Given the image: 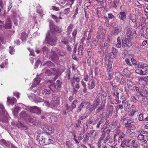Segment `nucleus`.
<instances>
[{"label": "nucleus", "mask_w": 148, "mask_h": 148, "mask_svg": "<svg viewBox=\"0 0 148 148\" xmlns=\"http://www.w3.org/2000/svg\"><path fill=\"white\" fill-rule=\"evenodd\" d=\"M148 66L146 64L142 62L139 63L138 65V67L140 68H146Z\"/></svg>", "instance_id": "nucleus-31"}, {"label": "nucleus", "mask_w": 148, "mask_h": 148, "mask_svg": "<svg viewBox=\"0 0 148 148\" xmlns=\"http://www.w3.org/2000/svg\"><path fill=\"white\" fill-rule=\"evenodd\" d=\"M36 11L40 15H41L43 13L42 9L39 5L37 7Z\"/></svg>", "instance_id": "nucleus-29"}, {"label": "nucleus", "mask_w": 148, "mask_h": 148, "mask_svg": "<svg viewBox=\"0 0 148 148\" xmlns=\"http://www.w3.org/2000/svg\"><path fill=\"white\" fill-rule=\"evenodd\" d=\"M20 108L19 107H16L14 109V110L13 112L14 114L16 115L18 113L19 110L20 109Z\"/></svg>", "instance_id": "nucleus-41"}, {"label": "nucleus", "mask_w": 148, "mask_h": 148, "mask_svg": "<svg viewBox=\"0 0 148 148\" xmlns=\"http://www.w3.org/2000/svg\"><path fill=\"white\" fill-rule=\"evenodd\" d=\"M44 101V100L43 99L38 97H37V98L35 99L34 101V102L36 103H37L38 102H43Z\"/></svg>", "instance_id": "nucleus-36"}, {"label": "nucleus", "mask_w": 148, "mask_h": 148, "mask_svg": "<svg viewBox=\"0 0 148 148\" xmlns=\"http://www.w3.org/2000/svg\"><path fill=\"white\" fill-rule=\"evenodd\" d=\"M43 93L45 95L47 94H49L51 93V92L50 90H48L47 89H45L43 90Z\"/></svg>", "instance_id": "nucleus-57"}, {"label": "nucleus", "mask_w": 148, "mask_h": 148, "mask_svg": "<svg viewBox=\"0 0 148 148\" xmlns=\"http://www.w3.org/2000/svg\"><path fill=\"white\" fill-rule=\"evenodd\" d=\"M39 81L38 80H37L36 79H35L34 81V84L33 85H32L31 87L32 86H33V87L35 86L36 85H38L39 83Z\"/></svg>", "instance_id": "nucleus-59"}, {"label": "nucleus", "mask_w": 148, "mask_h": 148, "mask_svg": "<svg viewBox=\"0 0 148 148\" xmlns=\"http://www.w3.org/2000/svg\"><path fill=\"white\" fill-rule=\"evenodd\" d=\"M100 103V101H99V100H97V99H95L94 101H93V103L95 105V106L97 108V107L99 105V103Z\"/></svg>", "instance_id": "nucleus-44"}, {"label": "nucleus", "mask_w": 148, "mask_h": 148, "mask_svg": "<svg viewBox=\"0 0 148 148\" xmlns=\"http://www.w3.org/2000/svg\"><path fill=\"white\" fill-rule=\"evenodd\" d=\"M95 83L96 82L95 81L94 79L92 80L91 83L88 84V88L90 89H93L95 86Z\"/></svg>", "instance_id": "nucleus-24"}, {"label": "nucleus", "mask_w": 148, "mask_h": 148, "mask_svg": "<svg viewBox=\"0 0 148 148\" xmlns=\"http://www.w3.org/2000/svg\"><path fill=\"white\" fill-rule=\"evenodd\" d=\"M57 86V89H60L61 87L62 83L59 80H57L55 83Z\"/></svg>", "instance_id": "nucleus-32"}, {"label": "nucleus", "mask_w": 148, "mask_h": 148, "mask_svg": "<svg viewBox=\"0 0 148 148\" xmlns=\"http://www.w3.org/2000/svg\"><path fill=\"white\" fill-rule=\"evenodd\" d=\"M138 112V111L136 110H133L130 113L129 116H133L134 115L135 113L136 112Z\"/></svg>", "instance_id": "nucleus-47"}, {"label": "nucleus", "mask_w": 148, "mask_h": 148, "mask_svg": "<svg viewBox=\"0 0 148 148\" xmlns=\"http://www.w3.org/2000/svg\"><path fill=\"white\" fill-rule=\"evenodd\" d=\"M73 27V25L71 24H70L66 30V33L68 35H69L70 34Z\"/></svg>", "instance_id": "nucleus-23"}, {"label": "nucleus", "mask_w": 148, "mask_h": 148, "mask_svg": "<svg viewBox=\"0 0 148 148\" xmlns=\"http://www.w3.org/2000/svg\"><path fill=\"white\" fill-rule=\"evenodd\" d=\"M110 131L111 130L110 129L106 130L104 129V130L102 131L99 140L101 141L103 140L106 135H107V136L109 137L110 135Z\"/></svg>", "instance_id": "nucleus-5"}, {"label": "nucleus", "mask_w": 148, "mask_h": 148, "mask_svg": "<svg viewBox=\"0 0 148 148\" xmlns=\"http://www.w3.org/2000/svg\"><path fill=\"white\" fill-rule=\"evenodd\" d=\"M126 125H127L126 126L127 127H130V129H131V130H133L136 129V127L134 125H132L130 126V125H129V124H127V123H126Z\"/></svg>", "instance_id": "nucleus-49"}, {"label": "nucleus", "mask_w": 148, "mask_h": 148, "mask_svg": "<svg viewBox=\"0 0 148 148\" xmlns=\"http://www.w3.org/2000/svg\"><path fill=\"white\" fill-rule=\"evenodd\" d=\"M147 98L146 96L145 95H144V96H143V98L142 101H143V102L145 103V102H147Z\"/></svg>", "instance_id": "nucleus-61"}, {"label": "nucleus", "mask_w": 148, "mask_h": 148, "mask_svg": "<svg viewBox=\"0 0 148 148\" xmlns=\"http://www.w3.org/2000/svg\"><path fill=\"white\" fill-rule=\"evenodd\" d=\"M132 40L129 38H123L122 41V45H123L124 46H132Z\"/></svg>", "instance_id": "nucleus-7"}, {"label": "nucleus", "mask_w": 148, "mask_h": 148, "mask_svg": "<svg viewBox=\"0 0 148 148\" xmlns=\"http://www.w3.org/2000/svg\"><path fill=\"white\" fill-rule=\"evenodd\" d=\"M138 139L140 141L142 144L145 145L147 144L148 142V137L147 136L142 134H139L137 136Z\"/></svg>", "instance_id": "nucleus-4"}, {"label": "nucleus", "mask_w": 148, "mask_h": 148, "mask_svg": "<svg viewBox=\"0 0 148 148\" xmlns=\"http://www.w3.org/2000/svg\"><path fill=\"white\" fill-rule=\"evenodd\" d=\"M41 128L46 132V134H50L53 133L54 130L52 127L48 126V125L46 124H44L41 126Z\"/></svg>", "instance_id": "nucleus-3"}, {"label": "nucleus", "mask_w": 148, "mask_h": 148, "mask_svg": "<svg viewBox=\"0 0 148 148\" xmlns=\"http://www.w3.org/2000/svg\"><path fill=\"white\" fill-rule=\"evenodd\" d=\"M66 145L69 148H71L72 144L70 141H67L66 142Z\"/></svg>", "instance_id": "nucleus-51"}, {"label": "nucleus", "mask_w": 148, "mask_h": 148, "mask_svg": "<svg viewBox=\"0 0 148 148\" xmlns=\"http://www.w3.org/2000/svg\"><path fill=\"white\" fill-rule=\"evenodd\" d=\"M68 5V3H66V5H64V6H63L62 7L65 8V9L64 10L63 13L66 15H67L69 14L70 12V9L69 8H67V6Z\"/></svg>", "instance_id": "nucleus-19"}, {"label": "nucleus", "mask_w": 148, "mask_h": 148, "mask_svg": "<svg viewBox=\"0 0 148 148\" xmlns=\"http://www.w3.org/2000/svg\"><path fill=\"white\" fill-rule=\"evenodd\" d=\"M118 127H116L114 130V132H116V134L114 136V139L115 140L117 138H118V141L119 143H120L122 140L123 138L125 136V135L123 132L121 131L120 130L117 131V129H118Z\"/></svg>", "instance_id": "nucleus-2"}, {"label": "nucleus", "mask_w": 148, "mask_h": 148, "mask_svg": "<svg viewBox=\"0 0 148 148\" xmlns=\"http://www.w3.org/2000/svg\"><path fill=\"white\" fill-rule=\"evenodd\" d=\"M49 26L50 28V29L52 28L53 27H51L53 25V21L52 20H50L49 21Z\"/></svg>", "instance_id": "nucleus-56"}, {"label": "nucleus", "mask_w": 148, "mask_h": 148, "mask_svg": "<svg viewBox=\"0 0 148 148\" xmlns=\"http://www.w3.org/2000/svg\"><path fill=\"white\" fill-rule=\"evenodd\" d=\"M146 21V19L145 17H142V25H143V26H147L148 25V23H145V22Z\"/></svg>", "instance_id": "nucleus-40"}, {"label": "nucleus", "mask_w": 148, "mask_h": 148, "mask_svg": "<svg viewBox=\"0 0 148 148\" xmlns=\"http://www.w3.org/2000/svg\"><path fill=\"white\" fill-rule=\"evenodd\" d=\"M117 43L116 44V46H121V38L120 36L118 37L117 38Z\"/></svg>", "instance_id": "nucleus-39"}, {"label": "nucleus", "mask_w": 148, "mask_h": 148, "mask_svg": "<svg viewBox=\"0 0 148 148\" xmlns=\"http://www.w3.org/2000/svg\"><path fill=\"white\" fill-rule=\"evenodd\" d=\"M118 122L116 120H114L112 123L110 125V126L112 128H114L117 125Z\"/></svg>", "instance_id": "nucleus-27"}, {"label": "nucleus", "mask_w": 148, "mask_h": 148, "mask_svg": "<svg viewBox=\"0 0 148 148\" xmlns=\"http://www.w3.org/2000/svg\"><path fill=\"white\" fill-rule=\"evenodd\" d=\"M122 28L121 26H117L114 28V34L116 35L120 33L122 30Z\"/></svg>", "instance_id": "nucleus-18"}, {"label": "nucleus", "mask_w": 148, "mask_h": 148, "mask_svg": "<svg viewBox=\"0 0 148 148\" xmlns=\"http://www.w3.org/2000/svg\"><path fill=\"white\" fill-rule=\"evenodd\" d=\"M130 105L129 103L127 101H126L125 102V105H124V107L125 108L127 109H129V108L130 107Z\"/></svg>", "instance_id": "nucleus-52"}, {"label": "nucleus", "mask_w": 148, "mask_h": 148, "mask_svg": "<svg viewBox=\"0 0 148 148\" xmlns=\"http://www.w3.org/2000/svg\"><path fill=\"white\" fill-rule=\"evenodd\" d=\"M103 122V120L102 119L99 121L97 123L96 125V128L98 129L100 126V125Z\"/></svg>", "instance_id": "nucleus-53"}, {"label": "nucleus", "mask_w": 148, "mask_h": 148, "mask_svg": "<svg viewBox=\"0 0 148 148\" xmlns=\"http://www.w3.org/2000/svg\"><path fill=\"white\" fill-rule=\"evenodd\" d=\"M106 101L104 102V103H103V102L101 103L100 106H99L97 109L96 111V114H97L100 111H103V109L105 107V103Z\"/></svg>", "instance_id": "nucleus-13"}, {"label": "nucleus", "mask_w": 148, "mask_h": 148, "mask_svg": "<svg viewBox=\"0 0 148 148\" xmlns=\"http://www.w3.org/2000/svg\"><path fill=\"white\" fill-rule=\"evenodd\" d=\"M139 71V74L141 75H145L148 73V69L146 68H142Z\"/></svg>", "instance_id": "nucleus-21"}, {"label": "nucleus", "mask_w": 148, "mask_h": 148, "mask_svg": "<svg viewBox=\"0 0 148 148\" xmlns=\"http://www.w3.org/2000/svg\"><path fill=\"white\" fill-rule=\"evenodd\" d=\"M86 109H89V111L91 112L94 111L96 108V107L93 103L92 104L89 102H87L86 103Z\"/></svg>", "instance_id": "nucleus-8"}, {"label": "nucleus", "mask_w": 148, "mask_h": 148, "mask_svg": "<svg viewBox=\"0 0 148 148\" xmlns=\"http://www.w3.org/2000/svg\"><path fill=\"white\" fill-rule=\"evenodd\" d=\"M127 84L128 88L132 87L133 85V82L129 79H127Z\"/></svg>", "instance_id": "nucleus-38"}, {"label": "nucleus", "mask_w": 148, "mask_h": 148, "mask_svg": "<svg viewBox=\"0 0 148 148\" xmlns=\"http://www.w3.org/2000/svg\"><path fill=\"white\" fill-rule=\"evenodd\" d=\"M75 84V82L74 81H73L71 82V85L74 88H76L77 89H78L80 87L79 85V84L78 83H77L74 86V84Z\"/></svg>", "instance_id": "nucleus-34"}, {"label": "nucleus", "mask_w": 148, "mask_h": 148, "mask_svg": "<svg viewBox=\"0 0 148 148\" xmlns=\"http://www.w3.org/2000/svg\"><path fill=\"white\" fill-rule=\"evenodd\" d=\"M48 83H50V84L48 85L49 88H50L51 90L53 92H55L57 89L56 86V84L53 82L51 80L49 81Z\"/></svg>", "instance_id": "nucleus-9"}, {"label": "nucleus", "mask_w": 148, "mask_h": 148, "mask_svg": "<svg viewBox=\"0 0 148 148\" xmlns=\"http://www.w3.org/2000/svg\"><path fill=\"white\" fill-rule=\"evenodd\" d=\"M62 32L61 29L55 25H54L52 28L48 31L46 34L45 40L47 43L51 46L55 45L56 40H57L56 37V32L60 33Z\"/></svg>", "instance_id": "nucleus-1"}, {"label": "nucleus", "mask_w": 148, "mask_h": 148, "mask_svg": "<svg viewBox=\"0 0 148 148\" xmlns=\"http://www.w3.org/2000/svg\"><path fill=\"white\" fill-rule=\"evenodd\" d=\"M143 119V115L142 114H140L138 117V120L140 121H142Z\"/></svg>", "instance_id": "nucleus-60"}, {"label": "nucleus", "mask_w": 148, "mask_h": 148, "mask_svg": "<svg viewBox=\"0 0 148 148\" xmlns=\"http://www.w3.org/2000/svg\"><path fill=\"white\" fill-rule=\"evenodd\" d=\"M8 64V63L6 62H3L1 65L0 67L1 68H3L5 66Z\"/></svg>", "instance_id": "nucleus-55"}, {"label": "nucleus", "mask_w": 148, "mask_h": 148, "mask_svg": "<svg viewBox=\"0 0 148 148\" xmlns=\"http://www.w3.org/2000/svg\"><path fill=\"white\" fill-rule=\"evenodd\" d=\"M46 136V134L45 133L39 134H38L37 137V140L39 142L40 144L43 145L44 138Z\"/></svg>", "instance_id": "nucleus-6"}, {"label": "nucleus", "mask_w": 148, "mask_h": 148, "mask_svg": "<svg viewBox=\"0 0 148 148\" xmlns=\"http://www.w3.org/2000/svg\"><path fill=\"white\" fill-rule=\"evenodd\" d=\"M84 139L83 141L84 144H86L88 140H89V133H87L86 135H84Z\"/></svg>", "instance_id": "nucleus-26"}, {"label": "nucleus", "mask_w": 148, "mask_h": 148, "mask_svg": "<svg viewBox=\"0 0 148 148\" xmlns=\"http://www.w3.org/2000/svg\"><path fill=\"white\" fill-rule=\"evenodd\" d=\"M131 148H139L138 147V145L137 142L134 144L132 146Z\"/></svg>", "instance_id": "nucleus-64"}, {"label": "nucleus", "mask_w": 148, "mask_h": 148, "mask_svg": "<svg viewBox=\"0 0 148 148\" xmlns=\"http://www.w3.org/2000/svg\"><path fill=\"white\" fill-rule=\"evenodd\" d=\"M88 116L87 114H84L83 116H80L79 120H81L85 119Z\"/></svg>", "instance_id": "nucleus-54"}, {"label": "nucleus", "mask_w": 148, "mask_h": 148, "mask_svg": "<svg viewBox=\"0 0 148 148\" xmlns=\"http://www.w3.org/2000/svg\"><path fill=\"white\" fill-rule=\"evenodd\" d=\"M107 111L109 112V114L112 115L114 110L113 106H112L108 105L107 106Z\"/></svg>", "instance_id": "nucleus-22"}, {"label": "nucleus", "mask_w": 148, "mask_h": 148, "mask_svg": "<svg viewBox=\"0 0 148 148\" xmlns=\"http://www.w3.org/2000/svg\"><path fill=\"white\" fill-rule=\"evenodd\" d=\"M113 60L111 59H109L108 60V63L107 66L108 68H112V64Z\"/></svg>", "instance_id": "nucleus-33"}, {"label": "nucleus", "mask_w": 148, "mask_h": 148, "mask_svg": "<svg viewBox=\"0 0 148 148\" xmlns=\"http://www.w3.org/2000/svg\"><path fill=\"white\" fill-rule=\"evenodd\" d=\"M43 144V145H46L50 144L52 143V140L46 134V136L45 137L44 140Z\"/></svg>", "instance_id": "nucleus-14"}, {"label": "nucleus", "mask_w": 148, "mask_h": 148, "mask_svg": "<svg viewBox=\"0 0 148 148\" xmlns=\"http://www.w3.org/2000/svg\"><path fill=\"white\" fill-rule=\"evenodd\" d=\"M27 35L25 32H22L20 38L23 42H25L27 40Z\"/></svg>", "instance_id": "nucleus-16"}, {"label": "nucleus", "mask_w": 148, "mask_h": 148, "mask_svg": "<svg viewBox=\"0 0 148 148\" xmlns=\"http://www.w3.org/2000/svg\"><path fill=\"white\" fill-rule=\"evenodd\" d=\"M81 121L79 120H78V122L76 124V127H80L81 124Z\"/></svg>", "instance_id": "nucleus-63"}, {"label": "nucleus", "mask_w": 148, "mask_h": 148, "mask_svg": "<svg viewBox=\"0 0 148 148\" xmlns=\"http://www.w3.org/2000/svg\"><path fill=\"white\" fill-rule=\"evenodd\" d=\"M119 18L121 20L125 21L126 17V14L124 12H120L119 14Z\"/></svg>", "instance_id": "nucleus-15"}, {"label": "nucleus", "mask_w": 148, "mask_h": 148, "mask_svg": "<svg viewBox=\"0 0 148 148\" xmlns=\"http://www.w3.org/2000/svg\"><path fill=\"white\" fill-rule=\"evenodd\" d=\"M9 51L10 53L12 54L15 52V50L14 49L13 47H9Z\"/></svg>", "instance_id": "nucleus-45"}, {"label": "nucleus", "mask_w": 148, "mask_h": 148, "mask_svg": "<svg viewBox=\"0 0 148 148\" xmlns=\"http://www.w3.org/2000/svg\"><path fill=\"white\" fill-rule=\"evenodd\" d=\"M11 21L10 20H8L6 22L5 25V28L6 29H10L11 28Z\"/></svg>", "instance_id": "nucleus-25"}, {"label": "nucleus", "mask_w": 148, "mask_h": 148, "mask_svg": "<svg viewBox=\"0 0 148 148\" xmlns=\"http://www.w3.org/2000/svg\"><path fill=\"white\" fill-rule=\"evenodd\" d=\"M51 59L54 62H56L58 61L59 60L58 56L56 54L54 51H53L51 53Z\"/></svg>", "instance_id": "nucleus-12"}, {"label": "nucleus", "mask_w": 148, "mask_h": 148, "mask_svg": "<svg viewBox=\"0 0 148 148\" xmlns=\"http://www.w3.org/2000/svg\"><path fill=\"white\" fill-rule=\"evenodd\" d=\"M7 101L9 105L11 104L12 105H13L16 102V99L14 97L12 99H10V97H7Z\"/></svg>", "instance_id": "nucleus-17"}, {"label": "nucleus", "mask_w": 148, "mask_h": 148, "mask_svg": "<svg viewBox=\"0 0 148 148\" xmlns=\"http://www.w3.org/2000/svg\"><path fill=\"white\" fill-rule=\"evenodd\" d=\"M27 114L24 111H22L20 113V117L23 118L26 116Z\"/></svg>", "instance_id": "nucleus-48"}, {"label": "nucleus", "mask_w": 148, "mask_h": 148, "mask_svg": "<svg viewBox=\"0 0 148 148\" xmlns=\"http://www.w3.org/2000/svg\"><path fill=\"white\" fill-rule=\"evenodd\" d=\"M102 97V96H101V94L99 93L97 94L95 99H97L98 100H99V101H100L101 99L103 101H104V100L101 98Z\"/></svg>", "instance_id": "nucleus-35"}, {"label": "nucleus", "mask_w": 148, "mask_h": 148, "mask_svg": "<svg viewBox=\"0 0 148 148\" xmlns=\"http://www.w3.org/2000/svg\"><path fill=\"white\" fill-rule=\"evenodd\" d=\"M77 29H75L73 32L72 33V35L74 38H75L77 34Z\"/></svg>", "instance_id": "nucleus-50"}, {"label": "nucleus", "mask_w": 148, "mask_h": 148, "mask_svg": "<svg viewBox=\"0 0 148 148\" xmlns=\"http://www.w3.org/2000/svg\"><path fill=\"white\" fill-rule=\"evenodd\" d=\"M74 0H67L68 2L66 3H68V5L71 7V5L74 3Z\"/></svg>", "instance_id": "nucleus-46"}, {"label": "nucleus", "mask_w": 148, "mask_h": 148, "mask_svg": "<svg viewBox=\"0 0 148 148\" xmlns=\"http://www.w3.org/2000/svg\"><path fill=\"white\" fill-rule=\"evenodd\" d=\"M45 73L47 75H52L53 74L52 72H51V71L50 70H47L45 72Z\"/></svg>", "instance_id": "nucleus-58"}, {"label": "nucleus", "mask_w": 148, "mask_h": 148, "mask_svg": "<svg viewBox=\"0 0 148 148\" xmlns=\"http://www.w3.org/2000/svg\"><path fill=\"white\" fill-rule=\"evenodd\" d=\"M101 88V96H102V98L104 100V101H106V97L107 96V94L106 93L104 92V90L102 89L101 87H100Z\"/></svg>", "instance_id": "nucleus-20"}, {"label": "nucleus", "mask_w": 148, "mask_h": 148, "mask_svg": "<svg viewBox=\"0 0 148 148\" xmlns=\"http://www.w3.org/2000/svg\"><path fill=\"white\" fill-rule=\"evenodd\" d=\"M44 66H46L47 67H50L53 66V64L50 61H48L45 63L44 64Z\"/></svg>", "instance_id": "nucleus-30"}, {"label": "nucleus", "mask_w": 148, "mask_h": 148, "mask_svg": "<svg viewBox=\"0 0 148 148\" xmlns=\"http://www.w3.org/2000/svg\"><path fill=\"white\" fill-rule=\"evenodd\" d=\"M112 86L113 87L112 89L113 90L116 91L117 90L118 87L117 86L115 85H114V84H113L112 85Z\"/></svg>", "instance_id": "nucleus-62"}, {"label": "nucleus", "mask_w": 148, "mask_h": 148, "mask_svg": "<svg viewBox=\"0 0 148 148\" xmlns=\"http://www.w3.org/2000/svg\"><path fill=\"white\" fill-rule=\"evenodd\" d=\"M126 140H127V139H124L122 141H121V146L122 147H125Z\"/></svg>", "instance_id": "nucleus-42"}, {"label": "nucleus", "mask_w": 148, "mask_h": 148, "mask_svg": "<svg viewBox=\"0 0 148 148\" xmlns=\"http://www.w3.org/2000/svg\"><path fill=\"white\" fill-rule=\"evenodd\" d=\"M77 103V100H75L73 102L71 107L69 108L68 105L67 104L66 105V108L67 109L68 111H72L73 109L74 108L76 107V105Z\"/></svg>", "instance_id": "nucleus-11"}, {"label": "nucleus", "mask_w": 148, "mask_h": 148, "mask_svg": "<svg viewBox=\"0 0 148 148\" xmlns=\"http://www.w3.org/2000/svg\"><path fill=\"white\" fill-rule=\"evenodd\" d=\"M30 110L31 112L38 114H40L41 112L40 108L36 106H33L30 107Z\"/></svg>", "instance_id": "nucleus-10"}, {"label": "nucleus", "mask_w": 148, "mask_h": 148, "mask_svg": "<svg viewBox=\"0 0 148 148\" xmlns=\"http://www.w3.org/2000/svg\"><path fill=\"white\" fill-rule=\"evenodd\" d=\"M62 42L65 45L68 44L69 42L68 40L66 38H64L62 39Z\"/></svg>", "instance_id": "nucleus-43"}, {"label": "nucleus", "mask_w": 148, "mask_h": 148, "mask_svg": "<svg viewBox=\"0 0 148 148\" xmlns=\"http://www.w3.org/2000/svg\"><path fill=\"white\" fill-rule=\"evenodd\" d=\"M58 1L59 2V4L61 6H62L66 2H68L67 0H58Z\"/></svg>", "instance_id": "nucleus-37"}, {"label": "nucleus", "mask_w": 148, "mask_h": 148, "mask_svg": "<svg viewBox=\"0 0 148 148\" xmlns=\"http://www.w3.org/2000/svg\"><path fill=\"white\" fill-rule=\"evenodd\" d=\"M123 74L126 77H129L130 71L127 69H125L123 71Z\"/></svg>", "instance_id": "nucleus-28"}]
</instances>
